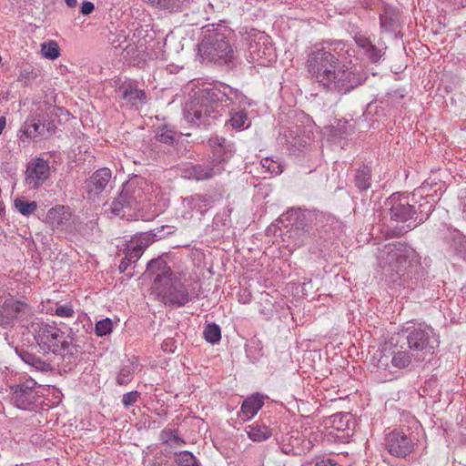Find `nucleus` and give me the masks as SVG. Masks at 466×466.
Returning <instances> with one entry per match:
<instances>
[{
    "label": "nucleus",
    "instance_id": "nucleus-23",
    "mask_svg": "<svg viewBox=\"0 0 466 466\" xmlns=\"http://www.w3.org/2000/svg\"><path fill=\"white\" fill-rule=\"evenodd\" d=\"M116 92L124 100L131 103L132 106H138L143 104L146 99V93L138 89L137 85L131 81L122 83Z\"/></svg>",
    "mask_w": 466,
    "mask_h": 466
},
{
    "label": "nucleus",
    "instance_id": "nucleus-13",
    "mask_svg": "<svg viewBox=\"0 0 466 466\" xmlns=\"http://www.w3.org/2000/svg\"><path fill=\"white\" fill-rule=\"evenodd\" d=\"M248 53L251 61L260 66H267L274 61L277 56L269 37L260 32L250 35Z\"/></svg>",
    "mask_w": 466,
    "mask_h": 466
},
{
    "label": "nucleus",
    "instance_id": "nucleus-35",
    "mask_svg": "<svg viewBox=\"0 0 466 466\" xmlns=\"http://www.w3.org/2000/svg\"><path fill=\"white\" fill-rule=\"evenodd\" d=\"M36 77V69L32 65H25L20 69L17 80L25 85H29L31 82L35 80Z\"/></svg>",
    "mask_w": 466,
    "mask_h": 466
},
{
    "label": "nucleus",
    "instance_id": "nucleus-1",
    "mask_svg": "<svg viewBox=\"0 0 466 466\" xmlns=\"http://www.w3.org/2000/svg\"><path fill=\"white\" fill-rule=\"evenodd\" d=\"M306 68L324 89L339 94L350 92L365 79L356 66H339L336 56L323 47L309 53Z\"/></svg>",
    "mask_w": 466,
    "mask_h": 466
},
{
    "label": "nucleus",
    "instance_id": "nucleus-8",
    "mask_svg": "<svg viewBox=\"0 0 466 466\" xmlns=\"http://www.w3.org/2000/svg\"><path fill=\"white\" fill-rule=\"evenodd\" d=\"M198 53L204 59L218 63H228L235 52L223 33L208 31L198 45Z\"/></svg>",
    "mask_w": 466,
    "mask_h": 466
},
{
    "label": "nucleus",
    "instance_id": "nucleus-15",
    "mask_svg": "<svg viewBox=\"0 0 466 466\" xmlns=\"http://www.w3.org/2000/svg\"><path fill=\"white\" fill-rule=\"evenodd\" d=\"M304 215L299 209H290L286 214L280 217L282 223L287 222L290 225V228L287 231L288 238H292L294 248H299L304 245L307 241L308 236L303 228Z\"/></svg>",
    "mask_w": 466,
    "mask_h": 466
},
{
    "label": "nucleus",
    "instance_id": "nucleus-26",
    "mask_svg": "<svg viewBox=\"0 0 466 466\" xmlns=\"http://www.w3.org/2000/svg\"><path fill=\"white\" fill-rule=\"evenodd\" d=\"M380 28L385 32H394L399 26L398 9L391 6L384 7L380 15Z\"/></svg>",
    "mask_w": 466,
    "mask_h": 466
},
{
    "label": "nucleus",
    "instance_id": "nucleus-29",
    "mask_svg": "<svg viewBox=\"0 0 466 466\" xmlns=\"http://www.w3.org/2000/svg\"><path fill=\"white\" fill-rule=\"evenodd\" d=\"M355 185L361 191L370 188V169L369 167L363 166L357 170L355 175Z\"/></svg>",
    "mask_w": 466,
    "mask_h": 466
},
{
    "label": "nucleus",
    "instance_id": "nucleus-16",
    "mask_svg": "<svg viewBox=\"0 0 466 466\" xmlns=\"http://www.w3.org/2000/svg\"><path fill=\"white\" fill-rule=\"evenodd\" d=\"M387 451L393 456L404 458L412 452L414 441L404 432L395 430L390 431L386 439Z\"/></svg>",
    "mask_w": 466,
    "mask_h": 466
},
{
    "label": "nucleus",
    "instance_id": "nucleus-42",
    "mask_svg": "<svg viewBox=\"0 0 466 466\" xmlns=\"http://www.w3.org/2000/svg\"><path fill=\"white\" fill-rule=\"evenodd\" d=\"M113 330V321L109 318L103 319L96 324V334L99 337L106 336Z\"/></svg>",
    "mask_w": 466,
    "mask_h": 466
},
{
    "label": "nucleus",
    "instance_id": "nucleus-28",
    "mask_svg": "<svg viewBox=\"0 0 466 466\" xmlns=\"http://www.w3.org/2000/svg\"><path fill=\"white\" fill-rule=\"evenodd\" d=\"M144 4L152 8L167 11L169 13L178 12L182 6V0H141Z\"/></svg>",
    "mask_w": 466,
    "mask_h": 466
},
{
    "label": "nucleus",
    "instance_id": "nucleus-49",
    "mask_svg": "<svg viewBox=\"0 0 466 466\" xmlns=\"http://www.w3.org/2000/svg\"><path fill=\"white\" fill-rule=\"evenodd\" d=\"M95 10V5L90 1H84L81 4L80 13L83 15H88Z\"/></svg>",
    "mask_w": 466,
    "mask_h": 466
},
{
    "label": "nucleus",
    "instance_id": "nucleus-22",
    "mask_svg": "<svg viewBox=\"0 0 466 466\" xmlns=\"http://www.w3.org/2000/svg\"><path fill=\"white\" fill-rule=\"evenodd\" d=\"M112 177L111 170L106 167L96 170L86 181L87 192L90 195H99L104 191Z\"/></svg>",
    "mask_w": 466,
    "mask_h": 466
},
{
    "label": "nucleus",
    "instance_id": "nucleus-30",
    "mask_svg": "<svg viewBox=\"0 0 466 466\" xmlns=\"http://www.w3.org/2000/svg\"><path fill=\"white\" fill-rule=\"evenodd\" d=\"M160 440L170 447L181 446L185 443L179 437L177 431L172 428L163 430L160 433Z\"/></svg>",
    "mask_w": 466,
    "mask_h": 466
},
{
    "label": "nucleus",
    "instance_id": "nucleus-12",
    "mask_svg": "<svg viewBox=\"0 0 466 466\" xmlns=\"http://www.w3.org/2000/svg\"><path fill=\"white\" fill-rule=\"evenodd\" d=\"M310 135L311 131L305 126L290 124L281 127L279 139L291 155L298 156L307 149Z\"/></svg>",
    "mask_w": 466,
    "mask_h": 466
},
{
    "label": "nucleus",
    "instance_id": "nucleus-48",
    "mask_svg": "<svg viewBox=\"0 0 466 466\" xmlns=\"http://www.w3.org/2000/svg\"><path fill=\"white\" fill-rule=\"evenodd\" d=\"M355 42L357 44V46L359 47H360L361 49H363L364 51L370 46L372 45V43L370 42V40L366 37L365 35H357L355 37Z\"/></svg>",
    "mask_w": 466,
    "mask_h": 466
},
{
    "label": "nucleus",
    "instance_id": "nucleus-14",
    "mask_svg": "<svg viewBox=\"0 0 466 466\" xmlns=\"http://www.w3.org/2000/svg\"><path fill=\"white\" fill-rule=\"evenodd\" d=\"M32 315L33 310L28 304L24 301L8 299L1 307L0 324L5 328L17 319L25 325V322H28Z\"/></svg>",
    "mask_w": 466,
    "mask_h": 466
},
{
    "label": "nucleus",
    "instance_id": "nucleus-56",
    "mask_svg": "<svg viewBox=\"0 0 466 466\" xmlns=\"http://www.w3.org/2000/svg\"><path fill=\"white\" fill-rule=\"evenodd\" d=\"M464 211L466 212V204L464 205Z\"/></svg>",
    "mask_w": 466,
    "mask_h": 466
},
{
    "label": "nucleus",
    "instance_id": "nucleus-47",
    "mask_svg": "<svg viewBox=\"0 0 466 466\" xmlns=\"http://www.w3.org/2000/svg\"><path fill=\"white\" fill-rule=\"evenodd\" d=\"M464 239L460 236L458 231L453 232L451 247L456 252H462V246L464 247Z\"/></svg>",
    "mask_w": 466,
    "mask_h": 466
},
{
    "label": "nucleus",
    "instance_id": "nucleus-9",
    "mask_svg": "<svg viewBox=\"0 0 466 466\" xmlns=\"http://www.w3.org/2000/svg\"><path fill=\"white\" fill-rule=\"evenodd\" d=\"M408 348L423 360L424 356L432 355L439 347L438 336L430 326L407 327Z\"/></svg>",
    "mask_w": 466,
    "mask_h": 466
},
{
    "label": "nucleus",
    "instance_id": "nucleus-6",
    "mask_svg": "<svg viewBox=\"0 0 466 466\" xmlns=\"http://www.w3.org/2000/svg\"><path fill=\"white\" fill-rule=\"evenodd\" d=\"M209 145L212 148V167L203 165H187L183 171V177L188 179L203 180L212 177L223 169L221 164L232 157V146L227 144L223 137H213L209 138Z\"/></svg>",
    "mask_w": 466,
    "mask_h": 466
},
{
    "label": "nucleus",
    "instance_id": "nucleus-25",
    "mask_svg": "<svg viewBox=\"0 0 466 466\" xmlns=\"http://www.w3.org/2000/svg\"><path fill=\"white\" fill-rule=\"evenodd\" d=\"M415 191H419L420 193L417 195V197H420V201L418 205V208H416V215H415V223L414 226H418L424 222L431 211L433 210V207L435 204V198L433 196L427 195L426 197H422L421 189L418 188Z\"/></svg>",
    "mask_w": 466,
    "mask_h": 466
},
{
    "label": "nucleus",
    "instance_id": "nucleus-54",
    "mask_svg": "<svg viewBox=\"0 0 466 466\" xmlns=\"http://www.w3.org/2000/svg\"><path fill=\"white\" fill-rule=\"evenodd\" d=\"M65 2L69 7H75L77 4V0H65Z\"/></svg>",
    "mask_w": 466,
    "mask_h": 466
},
{
    "label": "nucleus",
    "instance_id": "nucleus-34",
    "mask_svg": "<svg viewBox=\"0 0 466 466\" xmlns=\"http://www.w3.org/2000/svg\"><path fill=\"white\" fill-rule=\"evenodd\" d=\"M156 139L167 145H172L177 140V134L172 128L163 126L157 129Z\"/></svg>",
    "mask_w": 466,
    "mask_h": 466
},
{
    "label": "nucleus",
    "instance_id": "nucleus-4",
    "mask_svg": "<svg viewBox=\"0 0 466 466\" xmlns=\"http://www.w3.org/2000/svg\"><path fill=\"white\" fill-rule=\"evenodd\" d=\"M147 272L154 279L153 290L166 306L180 308L188 302L189 293L187 287L173 273L165 260L162 258L150 260L147 264Z\"/></svg>",
    "mask_w": 466,
    "mask_h": 466
},
{
    "label": "nucleus",
    "instance_id": "nucleus-27",
    "mask_svg": "<svg viewBox=\"0 0 466 466\" xmlns=\"http://www.w3.org/2000/svg\"><path fill=\"white\" fill-rule=\"evenodd\" d=\"M248 437L256 442H261L269 439L272 435L271 429L260 421H255L245 428Z\"/></svg>",
    "mask_w": 466,
    "mask_h": 466
},
{
    "label": "nucleus",
    "instance_id": "nucleus-17",
    "mask_svg": "<svg viewBox=\"0 0 466 466\" xmlns=\"http://www.w3.org/2000/svg\"><path fill=\"white\" fill-rule=\"evenodd\" d=\"M50 175L48 162L43 158L32 159L26 167L25 184L30 189L41 187Z\"/></svg>",
    "mask_w": 466,
    "mask_h": 466
},
{
    "label": "nucleus",
    "instance_id": "nucleus-2",
    "mask_svg": "<svg viewBox=\"0 0 466 466\" xmlns=\"http://www.w3.org/2000/svg\"><path fill=\"white\" fill-rule=\"evenodd\" d=\"M247 97L229 86L205 87L195 93L194 98L186 103L185 119L197 127L209 126L217 114L230 105H244Z\"/></svg>",
    "mask_w": 466,
    "mask_h": 466
},
{
    "label": "nucleus",
    "instance_id": "nucleus-24",
    "mask_svg": "<svg viewBox=\"0 0 466 466\" xmlns=\"http://www.w3.org/2000/svg\"><path fill=\"white\" fill-rule=\"evenodd\" d=\"M420 358L410 349H396L392 351L391 365L394 368L403 370L409 368L413 362H420Z\"/></svg>",
    "mask_w": 466,
    "mask_h": 466
},
{
    "label": "nucleus",
    "instance_id": "nucleus-50",
    "mask_svg": "<svg viewBox=\"0 0 466 466\" xmlns=\"http://www.w3.org/2000/svg\"><path fill=\"white\" fill-rule=\"evenodd\" d=\"M314 466H340L335 461L328 458H322L316 461Z\"/></svg>",
    "mask_w": 466,
    "mask_h": 466
},
{
    "label": "nucleus",
    "instance_id": "nucleus-44",
    "mask_svg": "<svg viewBox=\"0 0 466 466\" xmlns=\"http://www.w3.org/2000/svg\"><path fill=\"white\" fill-rule=\"evenodd\" d=\"M75 311L73 306L70 303H66L64 305H59L56 309V315L61 318H70L73 317Z\"/></svg>",
    "mask_w": 466,
    "mask_h": 466
},
{
    "label": "nucleus",
    "instance_id": "nucleus-45",
    "mask_svg": "<svg viewBox=\"0 0 466 466\" xmlns=\"http://www.w3.org/2000/svg\"><path fill=\"white\" fill-rule=\"evenodd\" d=\"M140 396V393L137 390H133L127 393H125L122 397V403L125 408H129L133 404H135L138 398Z\"/></svg>",
    "mask_w": 466,
    "mask_h": 466
},
{
    "label": "nucleus",
    "instance_id": "nucleus-36",
    "mask_svg": "<svg viewBox=\"0 0 466 466\" xmlns=\"http://www.w3.org/2000/svg\"><path fill=\"white\" fill-rule=\"evenodd\" d=\"M15 209L23 216H29L33 214L36 208L37 204L35 201H25L22 198H16L14 202Z\"/></svg>",
    "mask_w": 466,
    "mask_h": 466
},
{
    "label": "nucleus",
    "instance_id": "nucleus-18",
    "mask_svg": "<svg viewBox=\"0 0 466 466\" xmlns=\"http://www.w3.org/2000/svg\"><path fill=\"white\" fill-rule=\"evenodd\" d=\"M149 245V238L140 236L129 241L125 251V257L119 264L120 272H125L127 268L136 263Z\"/></svg>",
    "mask_w": 466,
    "mask_h": 466
},
{
    "label": "nucleus",
    "instance_id": "nucleus-21",
    "mask_svg": "<svg viewBox=\"0 0 466 466\" xmlns=\"http://www.w3.org/2000/svg\"><path fill=\"white\" fill-rule=\"evenodd\" d=\"M264 405V397L260 393H254L245 399L241 404L238 417L248 421L253 419Z\"/></svg>",
    "mask_w": 466,
    "mask_h": 466
},
{
    "label": "nucleus",
    "instance_id": "nucleus-41",
    "mask_svg": "<svg viewBox=\"0 0 466 466\" xmlns=\"http://www.w3.org/2000/svg\"><path fill=\"white\" fill-rule=\"evenodd\" d=\"M351 425H353V422L350 420V414H338L333 419V428L337 431H345L350 430Z\"/></svg>",
    "mask_w": 466,
    "mask_h": 466
},
{
    "label": "nucleus",
    "instance_id": "nucleus-7",
    "mask_svg": "<svg viewBox=\"0 0 466 466\" xmlns=\"http://www.w3.org/2000/svg\"><path fill=\"white\" fill-rule=\"evenodd\" d=\"M34 338L45 352L59 355H73L75 347L65 339V333L55 322L37 320L31 322Z\"/></svg>",
    "mask_w": 466,
    "mask_h": 466
},
{
    "label": "nucleus",
    "instance_id": "nucleus-11",
    "mask_svg": "<svg viewBox=\"0 0 466 466\" xmlns=\"http://www.w3.org/2000/svg\"><path fill=\"white\" fill-rule=\"evenodd\" d=\"M40 389L41 386H38L35 380L26 379L10 387V401L20 410H33L37 407L42 397Z\"/></svg>",
    "mask_w": 466,
    "mask_h": 466
},
{
    "label": "nucleus",
    "instance_id": "nucleus-37",
    "mask_svg": "<svg viewBox=\"0 0 466 466\" xmlns=\"http://www.w3.org/2000/svg\"><path fill=\"white\" fill-rule=\"evenodd\" d=\"M204 338L209 343H218L221 339V330L219 326L215 323L208 324L204 329Z\"/></svg>",
    "mask_w": 466,
    "mask_h": 466
},
{
    "label": "nucleus",
    "instance_id": "nucleus-33",
    "mask_svg": "<svg viewBox=\"0 0 466 466\" xmlns=\"http://www.w3.org/2000/svg\"><path fill=\"white\" fill-rule=\"evenodd\" d=\"M134 372L135 367L132 362L128 361L127 364H124L116 376V383L118 385L128 384L133 379Z\"/></svg>",
    "mask_w": 466,
    "mask_h": 466
},
{
    "label": "nucleus",
    "instance_id": "nucleus-31",
    "mask_svg": "<svg viewBox=\"0 0 466 466\" xmlns=\"http://www.w3.org/2000/svg\"><path fill=\"white\" fill-rule=\"evenodd\" d=\"M41 54L44 57L50 60L58 58L60 56V49L58 44L54 40L44 42L41 44Z\"/></svg>",
    "mask_w": 466,
    "mask_h": 466
},
{
    "label": "nucleus",
    "instance_id": "nucleus-3",
    "mask_svg": "<svg viewBox=\"0 0 466 466\" xmlns=\"http://www.w3.org/2000/svg\"><path fill=\"white\" fill-rule=\"evenodd\" d=\"M167 199L157 185H147L143 179H132L123 185L120 194L110 204L111 213L130 217L135 212H149V217L163 213Z\"/></svg>",
    "mask_w": 466,
    "mask_h": 466
},
{
    "label": "nucleus",
    "instance_id": "nucleus-51",
    "mask_svg": "<svg viewBox=\"0 0 466 466\" xmlns=\"http://www.w3.org/2000/svg\"><path fill=\"white\" fill-rule=\"evenodd\" d=\"M22 359L25 362L31 364L33 366H35L36 363L40 362L39 360H36L33 355L26 352L22 355Z\"/></svg>",
    "mask_w": 466,
    "mask_h": 466
},
{
    "label": "nucleus",
    "instance_id": "nucleus-57",
    "mask_svg": "<svg viewBox=\"0 0 466 466\" xmlns=\"http://www.w3.org/2000/svg\"><path fill=\"white\" fill-rule=\"evenodd\" d=\"M2 61V57L0 56V62Z\"/></svg>",
    "mask_w": 466,
    "mask_h": 466
},
{
    "label": "nucleus",
    "instance_id": "nucleus-53",
    "mask_svg": "<svg viewBox=\"0 0 466 466\" xmlns=\"http://www.w3.org/2000/svg\"><path fill=\"white\" fill-rule=\"evenodd\" d=\"M5 125H6L5 117V116H0V135L2 134Z\"/></svg>",
    "mask_w": 466,
    "mask_h": 466
},
{
    "label": "nucleus",
    "instance_id": "nucleus-5",
    "mask_svg": "<svg viewBox=\"0 0 466 466\" xmlns=\"http://www.w3.org/2000/svg\"><path fill=\"white\" fill-rule=\"evenodd\" d=\"M378 258L386 271L395 272L399 276L405 275L410 268L420 264L417 252L409 245L400 242L385 245Z\"/></svg>",
    "mask_w": 466,
    "mask_h": 466
},
{
    "label": "nucleus",
    "instance_id": "nucleus-43",
    "mask_svg": "<svg viewBox=\"0 0 466 466\" xmlns=\"http://www.w3.org/2000/svg\"><path fill=\"white\" fill-rule=\"evenodd\" d=\"M43 127L41 125L35 121H26L24 127V134L27 137H35L38 135L42 134Z\"/></svg>",
    "mask_w": 466,
    "mask_h": 466
},
{
    "label": "nucleus",
    "instance_id": "nucleus-52",
    "mask_svg": "<svg viewBox=\"0 0 466 466\" xmlns=\"http://www.w3.org/2000/svg\"><path fill=\"white\" fill-rule=\"evenodd\" d=\"M169 344H171V340L169 339H167L164 341V343L162 344V348L165 351H169V352H173L174 350L170 348L169 349Z\"/></svg>",
    "mask_w": 466,
    "mask_h": 466
},
{
    "label": "nucleus",
    "instance_id": "nucleus-20",
    "mask_svg": "<svg viewBox=\"0 0 466 466\" xmlns=\"http://www.w3.org/2000/svg\"><path fill=\"white\" fill-rule=\"evenodd\" d=\"M71 217L69 208L57 205L47 211L45 221L53 229H64L69 223Z\"/></svg>",
    "mask_w": 466,
    "mask_h": 466
},
{
    "label": "nucleus",
    "instance_id": "nucleus-32",
    "mask_svg": "<svg viewBox=\"0 0 466 466\" xmlns=\"http://www.w3.org/2000/svg\"><path fill=\"white\" fill-rule=\"evenodd\" d=\"M228 122L230 126L235 129L247 128L249 126L248 116L242 110L231 113Z\"/></svg>",
    "mask_w": 466,
    "mask_h": 466
},
{
    "label": "nucleus",
    "instance_id": "nucleus-38",
    "mask_svg": "<svg viewBox=\"0 0 466 466\" xmlns=\"http://www.w3.org/2000/svg\"><path fill=\"white\" fill-rule=\"evenodd\" d=\"M184 202L191 209H196L200 215H203L206 211V199L204 197L200 195H195L184 199Z\"/></svg>",
    "mask_w": 466,
    "mask_h": 466
},
{
    "label": "nucleus",
    "instance_id": "nucleus-40",
    "mask_svg": "<svg viewBox=\"0 0 466 466\" xmlns=\"http://www.w3.org/2000/svg\"><path fill=\"white\" fill-rule=\"evenodd\" d=\"M177 466H199L197 459L189 451L176 452Z\"/></svg>",
    "mask_w": 466,
    "mask_h": 466
},
{
    "label": "nucleus",
    "instance_id": "nucleus-55",
    "mask_svg": "<svg viewBox=\"0 0 466 466\" xmlns=\"http://www.w3.org/2000/svg\"><path fill=\"white\" fill-rule=\"evenodd\" d=\"M5 213V208L3 207V204L0 203V216H2Z\"/></svg>",
    "mask_w": 466,
    "mask_h": 466
},
{
    "label": "nucleus",
    "instance_id": "nucleus-19",
    "mask_svg": "<svg viewBox=\"0 0 466 466\" xmlns=\"http://www.w3.org/2000/svg\"><path fill=\"white\" fill-rule=\"evenodd\" d=\"M312 445V441L307 439L305 434L293 431L282 440L281 451L285 454L298 455L310 450Z\"/></svg>",
    "mask_w": 466,
    "mask_h": 466
},
{
    "label": "nucleus",
    "instance_id": "nucleus-46",
    "mask_svg": "<svg viewBox=\"0 0 466 466\" xmlns=\"http://www.w3.org/2000/svg\"><path fill=\"white\" fill-rule=\"evenodd\" d=\"M364 52L372 63L378 62L381 56L380 50L373 44L370 45Z\"/></svg>",
    "mask_w": 466,
    "mask_h": 466
},
{
    "label": "nucleus",
    "instance_id": "nucleus-39",
    "mask_svg": "<svg viewBox=\"0 0 466 466\" xmlns=\"http://www.w3.org/2000/svg\"><path fill=\"white\" fill-rule=\"evenodd\" d=\"M260 164L264 172L271 176H277L282 172L281 165L269 157L263 158Z\"/></svg>",
    "mask_w": 466,
    "mask_h": 466
},
{
    "label": "nucleus",
    "instance_id": "nucleus-10",
    "mask_svg": "<svg viewBox=\"0 0 466 466\" xmlns=\"http://www.w3.org/2000/svg\"><path fill=\"white\" fill-rule=\"evenodd\" d=\"M419 193V191H414L411 197L401 193L392 194L385 202L390 219L396 222H409L407 225L409 230L415 228V204L418 202L417 195Z\"/></svg>",
    "mask_w": 466,
    "mask_h": 466
}]
</instances>
